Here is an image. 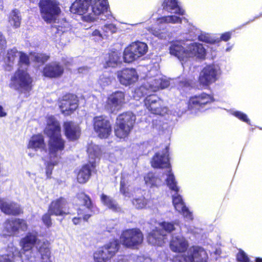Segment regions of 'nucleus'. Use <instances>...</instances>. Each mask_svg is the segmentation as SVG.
<instances>
[{"mask_svg": "<svg viewBox=\"0 0 262 262\" xmlns=\"http://www.w3.org/2000/svg\"><path fill=\"white\" fill-rule=\"evenodd\" d=\"M0 210L7 215H17L23 212L19 204L2 198H0Z\"/></svg>", "mask_w": 262, "mask_h": 262, "instance_id": "obj_26", "label": "nucleus"}, {"mask_svg": "<svg viewBox=\"0 0 262 262\" xmlns=\"http://www.w3.org/2000/svg\"><path fill=\"white\" fill-rule=\"evenodd\" d=\"M127 181L123 176H122L120 181V192L125 197L128 198L132 196V193L129 192V188L127 186Z\"/></svg>", "mask_w": 262, "mask_h": 262, "instance_id": "obj_46", "label": "nucleus"}, {"mask_svg": "<svg viewBox=\"0 0 262 262\" xmlns=\"http://www.w3.org/2000/svg\"><path fill=\"white\" fill-rule=\"evenodd\" d=\"M6 47V40L2 33L0 32V55Z\"/></svg>", "mask_w": 262, "mask_h": 262, "instance_id": "obj_58", "label": "nucleus"}, {"mask_svg": "<svg viewBox=\"0 0 262 262\" xmlns=\"http://www.w3.org/2000/svg\"><path fill=\"white\" fill-rule=\"evenodd\" d=\"M113 77L108 73H104L100 75L98 80V83L102 87H105L112 83Z\"/></svg>", "mask_w": 262, "mask_h": 262, "instance_id": "obj_44", "label": "nucleus"}, {"mask_svg": "<svg viewBox=\"0 0 262 262\" xmlns=\"http://www.w3.org/2000/svg\"><path fill=\"white\" fill-rule=\"evenodd\" d=\"M117 262H127L125 256H121ZM135 262H152L151 259L149 257L145 256H138Z\"/></svg>", "mask_w": 262, "mask_h": 262, "instance_id": "obj_52", "label": "nucleus"}, {"mask_svg": "<svg viewBox=\"0 0 262 262\" xmlns=\"http://www.w3.org/2000/svg\"><path fill=\"white\" fill-rule=\"evenodd\" d=\"M52 214H51L49 212L47 213H45L43 214L42 216L41 220L43 223V224L46 226L47 228H50L51 227L52 223L51 221V215Z\"/></svg>", "mask_w": 262, "mask_h": 262, "instance_id": "obj_55", "label": "nucleus"}, {"mask_svg": "<svg viewBox=\"0 0 262 262\" xmlns=\"http://www.w3.org/2000/svg\"><path fill=\"white\" fill-rule=\"evenodd\" d=\"M69 24L67 22H64L63 26L55 25L52 27L53 32L60 35L68 30Z\"/></svg>", "mask_w": 262, "mask_h": 262, "instance_id": "obj_51", "label": "nucleus"}, {"mask_svg": "<svg viewBox=\"0 0 262 262\" xmlns=\"http://www.w3.org/2000/svg\"><path fill=\"white\" fill-rule=\"evenodd\" d=\"M165 182L167 187L173 193L172 194V203L175 209L182 214L186 220H192V212L186 206L182 196L179 194V187L177 185V182L173 173H171L170 170L168 171L166 174Z\"/></svg>", "mask_w": 262, "mask_h": 262, "instance_id": "obj_4", "label": "nucleus"}, {"mask_svg": "<svg viewBox=\"0 0 262 262\" xmlns=\"http://www.w3.org/2000/svg\"><path fill=\"white\" fill-rule=\"evenodd\" d=\"M94 128L100 138H106L112 132V127L107 118L103 116L95 117L93 119Z\"/></svg>", "mask_w": 262, "mask_h": 262, "instance_id": "obj_19", "label": "nucleus"}, {"mask_svg": "<svg viewBox=\"0 0 262 262\" xmlns=\"http://www.w3.org/2000/svg\"><path fill=\"white\" fill-rule=\"evenodd\" d=\"M101 201L104 206L112 211H119L120 210V207L117 203L113 198L104 194H102L101 195Z\"/></svg>", "mask_w": 262, "mask_h": 262, "instance_id": "obj_39", "label": "nucleus"}, {"mask_svg": "<svg viewBox=\"0 0 262 262\" xmlns=\"http://www.w3.org/2000/svg\"><path fill=\"white\" fill-rule=\"evenodd\" d=\"M117 75L120 83L125 86L134 84L139 78L136 70L133 68H126L119 71L117 72Z\"/></svg>", "mask_w": 262, "mask_h": 262, "instance_id": "obj_20", "label": "nucleus"}, {"mask_svg": "<svg viewBox=\"0 0 262 262\" xmlns=\"http://www.w3.org/2000/svg\"><path fill=\"white\" fill-rule=\"evenodd\" d=\"M213 100L211 95L202 93L190 98L188 102V108L190 111L196 113L197 111H200L205 105L213 102Z\"/></svg>", "mask_w": 262, "mask_h": 262, "instance_id": "obj_15", "label": "nucleus"}, {"mask_svg": "<svg viewBox=\"0 0 262 262\" xmlns=\"http://www.w3.org/2000/svg\"><path fill=\"white\" fill-rule=\"evenodd\" d=\"M57 0H40L38 7L42 19L47 23H52L57 19L61 13Z\"/></svg>", "mask_w": 262, "mask_h": 262, "instance_id": "obj_6", "label": "nucleus"}, {"mask_svg": "<svg viewBox=\"0 0 262 262\" xmlns=\"http://www.w3.org/2000/svg\"><path fill=\"white\" fill-rule=\"evenodd\" d=\"M59 106L62 114L69 115L78 107V99L75 95L67 94L58 100Z\"/></svg>", "mask_w": 262, "mask_h": 262, "instance_id": "obj_17", "label": "nucleus"}, {"mask_svg": "<svg viewBox=\"0 0 262 262\" xmlns=\"http://www.w3.org/2000/svg\"><path fill=\"white\" fill-rule=\"evenodd\" d=\"M138 58L144 55L148 51L147 45L143 42L136 41L130 45Z\"/></svg>", "mask_w": 262, "mask_h": 262, "instance_id": "obj_38", "label": "nucleus"}, {"mask_svg": "<svg viewBox=\"0 0 262 262\" xmlns=\"http://www.w3.org/2000/svg\"><path fill=\"white\" fill-rule=\"evenodd\" d=\"M89 163L84 165L77 174V181L80 183H84L88 181L91 176L92 171L95 168L96 160L100 155L99 147L96 145H90L88 148Z\"/></svg>", "mask_w": 262, "mask_h": 262, "instance_id": "obj_5", "label": "nucleus"}, {"mask_svg": "<svg viewBox=\"0 0 262 262\" xmlns=\"http://www.w3.org/2000/svg\"><path fill=\"white\" fill-rule=\"evenodd\" d=\"M92 35L95 37V39L97 41H100L105 38L103 33H101L100 31L98 30L94 31L92 33Z\"/></svg>", "mask_w": 262, "mask_h": 262, "instance_id": "obj_57", "label": "nucleus"}, {"mask_svg": "<svg viewBox=\"0 0 262 262\" xmlns=\"http://www.w3.org/2000/svg\"><path fill=\"white\" fill-rule=\"evenodd\" d=\"M143 239V234L137 228L127 229L124 231L120 236L122 244L127 247L132 248H135L140 245Z\"/></svg>", "mask_w": 262, "mask_h": 262, "instance_id": "obj_12", "label": "nucleus"}, {"mask_svg": "<svg viewBox=\"0 0 262 262\" xmlns=\"http://www.w3.org/2000/svg\"><path fill=\"white\" fill-rule=\"evenodd\" d=\"M182 19L176 15H171L163 16L157 20L159 28H153L150 29V33L154 36L160 39H165L169 36L168 32L165 30L169 26V24L181 23Z\"/></svg>", "mask_w": 262, "mask_h": 262, "instance_id": "obj_10", "label": "nucleus"}, {"mask_svg": "<svg viewBox=\"0 0 262 262\" xmlns=\"http://www.w3.org/2000/svg\"><path fill=\"white\" fill-rule=\"evenodd\" d=\"M103 32L105 38L110 35L115 33L117 31V28L116 26L113 24H105L102 28Z\"/></svg>", "mask_w": 262, "mask_h": 262, "instance_id": "obj_48", "label": "nucleus"}, {"mask_svg": "<svg viewBox=\"0 0 262 262\" xmlns=\"http://www.w3.org/2000/svg\"><path fill=\"white\" fill-rule=\"evenodd\" d=\"M237 259L239 262H250V260L246 253L243 250H240L237 254Z\"/></svg>", "mask_w": 262, "mask_h": 262, "instance_id": "obj_56", "label": "nucleus"}, {"mask_svg": "<svg viewBox=\"0 0 262 262\" xmlns=\"http://www.w3.org/2000/svg\"><path fill=\"white\" fill-rule=\"evenodd\" d=\"M59 122L53 116H49L44 133L49 137L48 151L50 158L59 159L65 147V141L61 135Z\"/></svg>", "mask_w": 262, "mask_h": 262, "instance_id": "obj_3", "label": "nucleus"}, {"mask_svg": "<svg viewBox=\"0 0 262 262\" xmlns=\"http://www.w3.org/2000/svg\"><path fill=\"white\" fill-rule=\"evenodd\" d=\"M206 55V49L202 44L194 42L187 45L186 48V61L190 57H194L199 59H204Z\"/></svg>", "mask_w": 262, "mask_h": 262, "instance_id": "obj_24", "label": "nucleus"}, {"mask_svg": "<svg viewBox=\"0 0 262 262\" xmlns=\"http://www.w3.org/2000/svg\"><path fill=\"white\" fill-rule=\"evenodd\" d=\"M132 128L126 126V125L122 124V123H119L116 121V125L115 128V133L116 136L119 138L126 137Z\"/></svg>", "mask_w": 262, "mask_h": 262, "instance_id": "obj_41", "label": "nucleus"}, {"mask_svg": "<svg viewBox=\"0 0 262 262\" xmlns=\"http://www.w3.org/2000/svg\"><path fill=\"white\" fill-rule=\"evenodd\" d=\"M61 61L66 66H67L71 63L72 59L71 58H68L67 56H64L62 57Z\"/></svg>", "mask_w": 262, "mask_h": 262, "instance_id": "obj_60", "label": "nucleus"}, {"mask_svg": "<svg viewBox=\"0 0 262 262\" xmlns=\"http://www.w3.org/2000/svg\"><path fill=\"white\" fill-rule=\"evenodd\" d=\"M169 53L171 55L176 57L182 65L183 62H186V49L182 45L181 41H177L172 42L169 48Z\"/></svg>", "mask_w": 262, "mask_h": 262, "instance_id": "obj_28", "label": "nucleus"}, {"mask_svg": "<svg viewBox=\"0 0 262 262\" xmlns=\"http://www.w3.org/2000/svg\"><path fill=\"white\" fill-rule=\"evenodd\" d=\"M145 183L150 187H158L161 185L162 181L152 172L148 173L144 177Z\"/></svg>", "mask_w": 262, "mask_h": 262, "instance_id": "obj_40", "label": "nucleus"}, {"mask_svg": "<svg viewBox=\"0 0 262 262\" xmlns=\"http://www.w3.org/2000/svg\"><path fill=\"white\" fill-rule=\"evenodd\" d=\"M169 246L172 251L183 253L187 250L188 243L182 235H173L170 242Z\"/></svg>", "mask_w": 262, "mask_h": 262, "instance_id": "obj_27", "label": "nucleus"}, {"mask_svg": "<svg viewBox=\"0 0 262 262\" xmlns=\"http://www.w3.org/2000/svg\"><path fill=\"white\" fill-rule=\"evenodd\" d=\"M168 150V147L166 146L162 151L156 152L151 161V166L154 168H168L165 173L166 176L169 170L172 173L170 166Z\"/></svg>", "mask_w": 262, "mask_h": 262, "instance_id": "obj_18", "label": "nucleus"}, {"mask_svg": "<svg viewBox=\"0 0 262 262\" xmlns=\"http://www.w3.org/2000/svg\"><path fill=\"white\" fill-rule=\"evenodd\" d=\"M107 0H76L70 11L81 15L83 21L91 23L96 19L105 20L112 16L108 10Z\"/></svg>", "mask_w": 262, "mask_h": 262, "instance_id": "obj_2", "label": "nucleus"}, {"mask_svg": "<svg viewBox=\"0 0 262 262\" xmlns=\"http://www.w3.org/2000/svg\"><path fill=\"white\" fill-rule=\"evenodd\" d=\"M7 115V113L5 112L3 107L0 105V117H4Z\"/></svg>", "mask_w": 262, "mask_h": 262, "instance_id": "obj_62", "label": "nucleus"}, {"mask_svg": "<svg viewBox=\"0 0 262 262\" xmlns=\"http://www.w3.org/2000/svg\"><path fill=\"white\" fill-rule=\"evenodd\" d=\"M5 230L10 234H14L19 230L25 231L28 228L26 221L23 219H14L7 220L4 224Z\"/></svg>", "mask_w": 262, "mask_h": 262, "instance_id": "obj_23", "label": "nucleus"}, {"mask_svg": "<svg viewBox=\"0 0 262 262\" xmlns=\"http://www.w3.org/2000/svg\"><path fill=\"white\" fill-rule=\"evenodd\" d=\"M64 71V69L57 62H53L46 65L43 69V73L46 77L56 78L61 76Z\"/></svg>", "mask_w": 262, "mask_h": 262, "instance_id": "obj_29", "label": "nucleus"}, {"mask_svg": "<svg viewBox=\"0 0 262 262\" xmlns=\"http://www.w3.org/2000/svg\"><path fill=\"white\" fill-rule=\"evenodd\" d=\"M187 29L189 34V36L186 38L187 40H194L197 38L200 41L209 43L215 42V40L208 33L202 32L190 24H187Z\"/></svg>", "mask_w": 262, "mask_h": 262, "instance_id": "obj_21", "label": "nucleus"}, {"mask_svg": "<svg viewBox=\"0 0 262 262\" xmlns=\"http://www.w3.org/2000/svg\"><path fill=\"white\" fill-rule=\"evenodd\" d=\"M162 6L163 9L168 12L184 14V10L179 5L178 0H164Z\"/></svg>", "mask_w": 262, "mask_h": 262, "instance_id": "obj_32", "label": "nucleus"}, {"mask_svg": "<svg viewBox=\"0 0 262 262\" xmlns=\"http://www.w3.org/2000/svg\"><path fill=\"white\" fill-rule=\"evenodd\" d=\"M37 249L40 254L41 262H52L51 251L48 242L42 241L37 245Z\"/></svg>", "mask_w": 262, "mask_h": 262, "instance_id": "obj_34", "label": "nucleus"}, {"mask_svg": "<svg viewBox=\"0 0 262 262\" xmlns=\"http://www.w3.org/2000/svg\"><path fill=\"white\" fill-rule=\"evenodd\" d=\"M231 114L241 121L250 125V120L246 114L238 111H232Z\"/></svg>", "mask_w": 262, "mask_h": 262, "instance_id": "obj_50", "label": "nucleus"}, {"mask_svg": "<svg viewBox=\"0 0 262 262\" xmlns=\"http://www.w3.org/2000/svg\"><path fill=\"white\" fill-rule=\"evenodd\" d=\"M21 256L19 249L12 244L9 245L5 254H0V262H12L16 257Z\"/></svg>", "mask_w": 262, "mask_h": 262, "instance_id": "obj_31", "label": "nucleus"}, {"mask_svg": "<svg viewBox=\"0 0 262 262\" xmlns=\"http://www.w3.org/2000/svg\"><path fill=\"white\" fill-rule=\"evenodd\" d=\"M118 239H114L94 252V262H108L119 249Z\"/></svg>", "mask_w": 262, "mask_h": 262, "instance_id": "obj_9", "label": "nucleus"}, {"mask_svg": "<svg viewBox=\"0 0 262 262\" xmlns=\"http://www.w3.org/2000/svg\"><path fill=\"white\" fill-rule=\"evenodd\" d=\"M30 58L37 62L44 63L49 59V56L42 53H31Z\"/></svg>", "mask_w": 262, "mask_h": 262, "instance_id": "obj_45", "label": "nucleus"}, {"mask_svg": "<svg viewBox=\"0 0 262 262\" xmlns=\"http://www.w3.org/2000/svg\"><path fill=\"white\" fill-rule=\"evenodd\" d=\"M221 70L217 64H210L205 67L199 76V82L203 86H208L217 79Z\"/></svg>", "mask_w": 262, "mask_h": 262, "instance_id": "obj_14", "label": "nucleus"}, {"mask_svg": "<svg viewBox=\"0 0 262 262\" xmlns=\"http://www.w3.org/2000/svg\"><path fill=\"white\" fill-rule=\"evenodd\" d=\"M123 58L125 62L130 63L138 59V57L129 45L124 49Z\"/></svg>", "mask_w": 262, "mask_h": 262, "instance_id": "obj_42", "label": "nucleus"}, {"mask_svg": "<svg viewBox=\"0 0 262 262\" xmlns=\"http://www.w3.org/2000/svg\"><path fill=\"white\" fill-rule=\"evenodd\" d=\"M107 231L108 232H110V233L112 232V233H117V230L114 227H112V228H111L110 227H107ZM112 235H114V234H112Z\"/></svg>", "mask_w": 262, "mask_h": 262, "instance_id": "obj_63", "label": "nucleus"}, {"mask_svg": "<svg viewBox=\"0 0 262 262\" xmlns=\"http://www.w3.org/2000/svg\"><path fill=\"white\" fill-rule=\"evenodd\" d=\"M136 120V116L132 112H127L120 114L117 119V122L122 123L131 128H133Z\"/></svg>", "mask_w": 262, "mask_h": 262, "instance_id": "obj_36", "label": "nucleus"}, {"mask_svg": "<svg viewBox=\"0 0 262 262\" xmlns=\"http://www.w3.org/2000/svg\"><path fill=\"white\" fill-rule=\"evenodd\" d=\"M78 196L79 199L83 200V205L78 209V217H75L72 220L73 224L76 225L80 223L82 218L84 221H87L92 216L94 208L91 200L88 195L84 193H80Z\"/></svg>", "mask_w": 262, "mask_h": 262, "instance_id": "obj_13", "label": "nucleus"}, {"mask_svg": "<svg viewBox=\"0 0 262 262\" xmlns=\"http://www.w3.org/2000/svg\"><path fill=\"white\" fill-rule=\"evenodd\" d=\"M52 159L50 158V161L48 162L46 165V174L48 177L51 174L54 166L57 165L58 162V159H53V160Z\"/></svg>", "mask_w": 262, "mask_h": 262, "instance_id": "obj_53", "label": "nucleus"}, {"mask_svg": "<svg viewBox=\"0 0 262 262\" xmlns=\"http://www.w3.org/2000/svg\"><path fill=\"white\" fill-rule=\"evenodd\" d=\"M32 79L27 72L19 68L11 77L9 86L15 90H28L31 88Z\"/></svg>", "mask_w": 262, "mask_h": 262, "instance_id": "obj_11", "label": "nucleus"}, {"mask_svg": "<svg viewBox=\"0 0 262 262\" xmlns=\"http://www.w3.org/2000/svg\"><path fill=\"white\" fill-rule=\"evenodd\" d=\"M19 64L20 66L25 65V66H28L29 62V57L25 53L19 52Z\"/></svg>", "mask_w": 262, "mask_h": 262, "instance_id": "obj_54", "label": "nucleus"}, {"mask_svg": "<svg viewBox=\"0 0 262 262\" xmlns=\"http://www.w3.org/2000/svg\"><path fill=\"white\" fill-rule=\"evenodd\" d=\"M184 257L185 262H207L208 255L204 249L200 247L193 246Z\"/></svg>", "mask_w": 262, "mask_h": 262, "instance_id": "obj_22", "label": "nucleus"}, {"mask_svg": "<svg viewBox=\"0 0 262 262\" xmlns=\"http://www.w3.org/2000/svg\"><path fill=\"white\" fill-rule=\"evenodd\" d=\"M125 93L117 91L108 96L105 104V108L110 113L118 111L125 103Z\"/></svg>", "mask_w": 262, "mask_h": 262, "instance_id": "obj_16", "label": "nucleus"}, {"mask_svg": "<svg viewBox=\"0 0 262 262\" xmlns=\"http://www.w3.org/2000/svg\"><path fill=\"white\" fill-rule=\"evenodd\" d=\"M255 262H262V258H260V257L256 258Z\"/></svg>", "mask_w": 262, "mask_h": 262, "instance_id": "obj_64", "label": "nucleus"}, {"mask_svg": "<svg viewBox=\"0 0 262 262\" xmlns=\"http://www.w3.org/2000/svg\"><path fill=\"white\" fill-rule=\"evenodd\" d=\"M132 203L137 209H142L146 206L147 201L144 196H141L139 198L134 199L132 201Z\"/></svg>", "mask_w": 262, "mask_h": 262, "instance_id": "obj_49", "label": "nucleus"}, {"mask_svg": "<svg viewBox=\"0 0 262 262\" xmlns=\"http://www.w3.org/2000/svg\"><path fill=\"white\" fill-rule=\"evenodd\" d=\"M48 212L56 216H62L68 214L67 202L63 198H60L52 202L48 209Z\"/></svg>", "mask_w": 262, "mask_h": 262, "instance_id": "obj_25", "label": "nucleus"}, {"mask_svg": "<svg viewBox=\"0 0 262 262\" xmlns=\"http://www.w3.org/2000/svg\"><path fill=\"white\" fill-rule=\"evenodd\" d=\"M231 34L230 32H226L222 34L221 36V39L222 40L227 41L229 40L231 38Z\"/></svg>", "mask_w": 262, "mask_h": 262, "instance_id": "obj_59", "label": "nucleus"}, {"mask_svg": "<svg viewBox=\"0 0 262 262\" xmlns=\"http://www.w3.org/2000/svg\"><path fill=\"white\" fill-rule=\"evenodd\" d=\"M19 53V52H18L16 48H13L8 51L7 62H8V66L10 67V68L13 63L15 58L18 56Z\"/></svg>", "mask_w": 262, "mask_h": 262, "instance_id": "obj_47", "label": "nucleus"}, {"mask_svg": "<svg viewBox=\"0 0 262 262\" xmlns=\"http://www.w3.org/2000/svg\"><path fill=\"white\" fill-rule=\"evenodd\" d=\"M37 249L40 254L41 262H52L51 251L48 242L42 241L37 245Z\"/></svg>", "mask_w": 262, "mask_h": 262, "instance_id": "obj_33", "label": "nucleus"}, {"mask_svg": "<svg viewBox=\"0 0 262 262\" xmlns=\"http://www.w3.org/2000/svg\"><path fill=\"white\" fill-rule=\"evenodd\" d=\"M152 71H150L147 75L146 81L135 90V94L138 97L146 95L144 101L147 109L152 114L163 116L167 113L168 108L165 106L162 99L150 93L167 88L170 82L165 77L161 75L150 77Z\"/></svg>", "mask_w": 262, "mask_h": 262, "instance_id": "obj_1", "label": "nucleus"}, {"mask_svg": "<svg viewBox=\"0 0 262 262\" xmlns=\"http://www.w3.org/2000/svg\"><path fill=\"white\" fill-rule=\"evenodd\" d=\"M42 242L39 241L37 234L32 232H28L25 237L22 238L19 242L21 251L19 250L21 256L19 257L22 259L23 262H36V257L32 255V249L34 246Z\"/></svg>", "mask_w": 262, "mask_h": 262, "instance_id": "obj_7", "label": "nucleus"}, {"mask_svg": "<svg viewBox=\"0 0 262 262\" xmlns=\"http://www.w3.org/2000/svg\"><path fill=\"white\" fill-rule=\"evenodd\" d=\"M89 70L87 67L79 68L78 71L79 73L86 74L89 72Z\"/></svg>", "mask_w": 262, "mask_h": 262, "instance_id": "obj_61", "label": "nucleus"}, {"mask_svg": "<svg viewBox=\"0 0 262 262\" xmlns=\"http://www.w3.org/2000/svg\"><path fill=\"white\" fill-rule=\"evenodd\" d=\"M159 225L162 229L156 228L153 230L148 234L147 240L150 244L162 246L167 241L165 232L170 233L176 228L174 224L171 222H163Z\"/></svg>", "mask_w": 262, "mask_h": 262, "instance_id": "obj_8", "label": "nucleus"}, {"mask_svg": "<svg viewBox=\"0 0 262 262\" xmlns=\"http://www.w3.org/2000/svg\"><path fill=\"white\" fill-rule=\"evenodd\" d=\"M121 56L120 53L112 51L108 53V58L106 59L104 67H116L121 63Z\"/></svg>", "mask_w": 262, "mask_h": 262, "instance_id": "obj_37", "label": "nucleus"}, {"mask_svg": "<svg viewBox=\"0 0 262 262\" xmlns=\"http://www.w3.org/2000/svg\"><path fill=\"white\" fill-rule=\"evenodd\" d=\"M9 21L10 25L15 28H18L20 26L21 17L18 10L14 9L11 12Z\"/></svg>", "mask_w": 262, "mask_h": 262, "instance_id": "obj_43", "label": "nucleus"}, {"mask_svg": "<svg viewBox=\"0 0 262 262\" xmlns=\"http://www.w3.org/2000/svg\"><path fill=\"white\" fill-rule=\"evenodd\" d=\"M28 147L35 150L45 149L46 144L43 136L39 134L33 136L29 141Z\"/></svg>", "mask_w": 262, "mask_h": 262, "instance_id": "obj_35", "label": "nucleus"}, {"mask_svg": "<svg viewBox=\"0 0 262 262\" xmlns=\"http://www.w3.org/2000/svg\"><path fill=\"white\" fill-rule=\"evenodd\" d=\"M63 128L67 138L70 141L78 139L80 135V129L79 126L72 121L64 123Z\"/></svg>", "mask_w": 262, "mask_h": 262, "instance_id": "obj_30", "label": "nucleus"}]
</instances>
